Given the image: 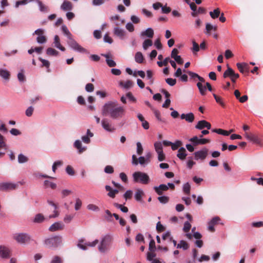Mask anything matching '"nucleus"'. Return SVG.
<instances>
[{
	"mask_svg": "<svg viewBox=\"0 0 263 263\" xmlns=\"http://www.w3.org/2000/svg\"><path fill=\"white\" fill-rule=\"evenodd\" d=\"M102 114L108 115L112 119H119L125 115V110L123 107L119 106L117 102H109L103 106Z\"/></svg>",
	"mask_w": 263,
	"mask_h": 263,
	"instance_id": "obj_1",
	"label": "nucleus"
},
{
	"mask_svg": "<svg viewBox=\"0 0 263 263\" xmlns=\"http://www.w3.org/2000/svg\"><path fill=\"white\" fill-rule=\"evenodd\" d=\"M134 180L136 182L141 183L144 184H147L149 182V177L148 175L143 172H136L133 175Z\"/></svg>",
	"mask_w": 263,
	"mask_h": 263,
	"instance_id": "obj_2",
	"label": "nucleus"
},
{
	"mask_svg": "<svg viewBox=\"0 0 263 263\" xmlns=\"http://www.w3.org/2000/svg\"><path fill=\"white\" fill-rule=\"evenodd\" d=\"M62 242V237L60 236H55L45 240V245L48 248H57Z\"/></svg>",
	"mask_w": 263,
	"mask_h": 263,
	"instance_id": "obj_3",
	"label": "nucleus"
},
{
	"mask_svg": "<svg viewBox=\"0 0 263 263\" xmlns=\"http://www.w3.org/2000/svg\"><path fill=\"white\" fill-rule=\"evenodd\" d=\"M67 44L73 50L86 54H89V51L80 45L72 37V36L68 38Z\"/></svg>",
	"mask_w": 263,
	"mask_h": 263,
	"instance_id": "obj_4",
	"label": "nucleus"
},
{
	"mask_svg": "<svg viewBox=\"0 0 263 263\" xmlns=\"http://www.w3.org/2000/svg\"><path fill=\"white\" fill-rule=\"evenodd\" d=\"M13 238L20 243H28L31 240L30 235L26 233L15 234Z\"/></svg>",
	"mask_w": 263,
	"mask_h": 263,
	"instance_id": "obj_5",
	"label": "nucleus"
},
{
	"mask_svg": "<svg viewBox=\"0 0 263 263\" xmlns=\"http://www.w3.org/2000/svg\"><path fill=\"white\" fill-rule=\"evenodd\" d=\"M224 78L230 77L232 82L234 83L236 82V80L239 77L238 73H235L234 71L228 66V69L225 71L223 74Z\"/></svg>",
	"mask_w": 263,
	"mask_h": 263,
	"instance_id": "obj_6",
	"label": "nucleus"
},
{
	"mask_svg": "<svg viewBox=\"0 0 263 263\" xmlns=\"http://www.w3.org/2000/svg\"><path fill=\"white\" fill-rule=\"evenodd\" d=\"M44 31L42 29H38L34 32V34L38 35L36 38V41L39 44L45 43L47 41L46 37L44 35Z\"/></svg>",
	"mask_w": 263,
	"mask_h": 263,
	"instance_id": "obj_7",
	"label": "nucleus"
},
{
	"mask_svg": "<svg viewBox=\"0 0 263 263\" xmlns=\"http://www.w3.org/2000/svg\"><path fill=\"white\" fill-rule=\"evenodd\" d=\"M84 239L79 240V243L78 244V246L80 248H81L84 250H85L87 249V247H95L98 243L99 241H98V240L96 239L95 240H94L93 241H92L91 242H88L85 243L84 244H83L84 243Z\"/></svg>",
	"mask_w": 263,
	"mask_h": 263,
	"instance_id": "obj_8",
	"label": "nucleus"
},
{
	"mask_svg": "<svg viewBox=\"0 0 263 263\" xmlns=\"http://www.w3.org/2000/svg\"><path fill=\"white\" fill-rule=\"evenodd\" d=\"M18 186L17 184L4 182L0 183V190L3 191H10L16 189Z\"/></svg>",
	"mask_w": 263,
	"mask_h": 263,
	"instance_id": "obj_9",
	"label": "nucleus"
},
{
	"mask_svg": "<svg viewBox=\"0 0 263 263\" xmlns=\"http://www.w3.org/2000/svg\"><path fill=\"white\" fill-rule=\"evenodd\" d=\"M10 256V249L6 246H0V257L2 258H8Z\"/></svg>",
	"mask_w": 263,
	"mask_h": 263,
	"instance_id": "obj_10",
	"label": "nucleus"
},
{
	"mask_svg": "<svg viewBox=\"0 0 263 263\" xmlns=\"http://www.w3.org/2000/svg\"><path fill=\"white\" fill-rule=\"evenodd\" d=\"M208 149L206 148H204L201 151L196 152L194 153L195 158L196 160H198L199 159L204 160L206 157L208 155Z\"/></svg>",
	"mask_w": 263,
	"mask_h": 263,
	"instance_id": "obj_11",
	"label": "nucleus"
},
{
	"mask_svg": "<svg viewBox=\"0 0 263 263\" xmlns=\"http://www.w3.org/2000/svg\"><path fill=\"white\" fill-rule=\"evenodd\" d=\"M65 226L61 222H57L53 223L49 228L50 232H54L59 230H62L64 229Z\"/></svg>",
	"mask_w": 263,
	"mask_h": 263,
	"instance_id": "obj_12",
	"label": "nucleus"
},
{
	"mask_svg": "<svg viewBox=\"0 0 263 263\" xmlns=\"http://www.w3.org/2000/svg\"><path fill=\"white\" fill-rule=\"evenodd\" d=\"M220 219L219 217L216 216L214 217L208 223V230L212 232H215L214 226L217 224Z\"/></svg>",
	"mask_w": 263,
	"mask_h": 263,
	"instance_id": "obj_13",
	"label": "nucleus"
},
{
	"mask_svg": "<svg viewBox=\"0 0 263 263\" xmlns=\"http://www.w3.org/2000/svg\"><path fill=\"white\" fill-rule=\"evenodd\" d=\"M195 128L198 129H202L204 128L210 129L211 128V125L205 120H201L197 123V125L195 126Z\"/></svg>",
	"mask_w": 263,
	"mask_h": 263,
	"instance_id": "obj_14",
	"label": "nucleus"
},
{
	"mask_svg": "<svg viewBox=\"0 0 263 263\" xmlns=\"http://www.w3.org/2000/svg\"><path fill=\"white\" fill-rule=\"evenodd\" d=\"M102 125L103 128L108 132H112L115 130L107 119H104L102 120Z\"/></svg>",
	"mask_w": 263,
	"mask_h": 263,
	"instance_id": "obj_15",
	"label": "nucleus"
},
{
	"mask_svg": "<svg viewBox=\"0 0 263 263\" xmlns=\"http://www.w3.org/2000/svg\"><path fill=\"white\" fill-rule=\"evenodd\" d=\"M7 150V145L4 137L0 134V157L5 154Z\"/></svg>",
	"mask_w": 263,
	"mask_h": 263,
	"instance_id": "obj_16",
	"label": "nucleus"
},
{
	"mask_svg": "<svg viewBox=\"0 0 263 263\" xmlns=\"http://www.w3.org/2000/svg\"><path fill=\"white\" fill-rule=\"evenodd\" d=\"M132 164L135 165H137L138 163L141 165L146 163V159L144 157L141 156L138 159L135 155L132 156Z\"/></svg>",
	"mask_w": 263,
	"mask_h": 263,
	"instance_id": "obj_17",
	"label": "nucleus"
},
{
	"mask_svg": "<svg viewBox=\"0 0 263 263\" xmlns=\"http://www.w3.org/2000/svg\"><path fill=\"white\" fill-rule=\"evenodd\" d=\"M245 136L247 139L253 142L254 143L258 145H260L261 143V140L257 136L254 135L246 133Z\"/></svg>",
	"mask_w": 263,
	"mask_h": 263,
	"instance_id": "obj_18",
	"label": "nucleus"
},
{
	"mask_svg": "<svg viewBox=\"0 0 263 263\" xmlns=\"http://www.w3.org/2000/svg\"><path fill=\"white\" fill-rule=\"evenodd\" d=\"M114 33L115 35L119 37L121 40H123L125 37V31L119 27H117L114 28Z\"/></svg>",
	"mask_w": 263,
	"mask_h": 263,
	"instance_id": "obj_19",
	"label": "nucleus"
},
{
	"mask_svg": "<svg viewBox=\"0 0 263 263\" xmlns=\"http://www.w3.org/2000/svg\"><path fill=\"white\" fill-rule=\"evenodd\" d=\"M236 66L239 71L242 73L248 72L249 70V66L246 63H238L236 64Z\"/></svg>",
	"mask_w": 263,
	"mask_h": 263,
	"instance_id": "obj_20",
	"label": "nucleus"
},
{
	"mask_svg": "<svg viewBox=\"0 0 263 263\" xmlns=\"http://www.w3.org/2000/svg\"><path fill=\"white\" fill-rule=\"evenodd\" d=\"M154 189L158 195H162L163 194V191L168 190V187L166 184H160L159 186H155Z\"/></svg>",
	"mask_w": 263,
	"mask_h": 263,
	"instance_id": "obj_21",
	"label": "nucleus"
},
{
	"mask_svg": "<svg viewBox=\"0 0 263 263\" xmlns=\"http://www.w3.org/2000/svg\"><path fill=\"white\" fill-rule=\"evenodd\" d=\"M217 26H213L210 23H206L205 26V33L209 35L211 34V31H216L217 30Z\"/></svg>",
	"mask_w": 263,
	"mask_h": 263,
	"instance_id": "obj_22",
	"label": "nucleus"
},
{
	"mask_svg": "<svg viewBox=\"0 0 263 263\" xmlns=\"http://www.w3.org/2000/svg\"><path fill=\"white\" fill-rule=\"evenodd\" d=\"M73 6L72 3L68 1H64L61 6V9L64 11H70L72 9Z\"/></svg>",
	"mask_w": 263,
	"mask_h": 263,
	"instance_id": "obj_23",
	"label": "nucleus"
},
{
	"mask_svg": "<svg viewBox=\"0 0 263 263\" xmlns=\"http://www.w3.org/2000/svg\"><path fill=\"white\" fill-rule=\"evenodd\" d=\"M93 136V134L91 133L90 129H87L86 135L83 136L82 137V141L88 144L90 142V138L92 137Z\"/></svg>",
	"mask_w": 263,
	"mask_h": 263,
	"instance_id": "obj_24",
	"label": "nucleus"
},
{
	"mask_svg": "<svg viewBox=\"0 0 263 263\" xmlns=\"http://www.w3.org/2000/svg\"><path fill=\"white\" fill-rule=\"evenodd\" d=\"M53 43L56 48L60 49L62 51L65 50V48L61 45L60 38L58 35H56L54 36Z\"/></svg>",
	"mask_w": 263,
	"mask_h": 263,
	"instance_id": "obj_25",
	"label": "nucleus"
},
{
	"mask_svg": "<svg viewBox=\"0 0 263 263\" xmlns=\"http://www.w3.org/2000/svg\"><path fill=\"white\" fill-rule=\"evenodd\" d=\"M186 152L184 147H181L178 151L177 156L181 160H183L185 159L186 156Z\"/></svg>",
	"mask_w": 263,
	"mask_h": 263,
	"instance_id": "obj_26",
	"label": "nucleus"
},
{
	"mask_svg": "<svg viewBox=\"0 0 263 263\" xmlns=\"http://www.w3.org/2000/svg\"><path fill=\"white\" fill-rule=\"evenodd\" d=\"M0 76L5 80H9L10 77V72L5 69L0 68Z\"/></svg>",
	"mask_w": 263,
	"mask_h": 263,
	"instance_id": "obj_27",
	"label": "nucleus"
},
{
	"mask_svg": "<svg viewBox=\"0 0 263 263\" xmlns=\"http://www.w3.org/2000/svg\"><path fill=\"white\" fill-rule=\"evenodd\" d=\"M35 2H36L39 6L40 10L42 12H47L49 11V8L48 6L44 5L42 1L40 0H36Z\"/></svg>",
	"mask_w": 263,
	"mask_h": 263,
	"instance_id": "obj_28",
	"label": "nucleus"
},
{
	"mask_svg": "<svg viewBox=\"0 0 263 263\" xmlns=\"http://www.w3.org/2000/svg\"><path fill=\"white\" fill-rule=\"evenodd\" d=\"M74 147L79 150L80 154L82 153L86 149V147H82L81 142L80 140H76L74 143Z\"/></svg>",
	"mask_w": 263,
	"mask_h": 263,
	"instance_id": "obj_29",
	"label": "nucleus"
},
{
	"mask_svg": "<svg viewBox=\"0 0 263 263\" xmlns=\"http://www.w3.org/2000/svg\"><path fill=\"white\" fill-rule=\"evenodd\" d=\"M154 30L151 28H147L145 31L141 32V36H145L149 38H152L154 36Z\"/></svg>",
	"mask_w": 263,
	"mask_h": 263,
	"instance_id": "obj_30",
	"label": "nucleus"
},
{
	"mask_svg": "<svg viewBox=\"0 0 263 263\" xmlns=\"http://www.w3.org/2000/svg\"><path fill=\"white\" fill-rule=\"evenodd\" d=\"M102 56L104 57L106 59V61L108 65L110 67H115L116 65V62L112 60L109 59V55L108 54H102Z\"/></svg>",
	"mask_w": 263,
	"mask_h": 263,
	"instance_id": "obj_31",
	"label": "nucleus"
},
{
	"mask_svg": "<svg viewBox=\"0 0 263 263\" xmlns=\"http://www.w3.org/2000/svg\"><path fill=\"white\" fill-rule=\"evenodd\" d=\"M213 132L217 133L220 135H224V136H229L231 132H233V130H230V131L225 130L220 128L218 129H214Z\"/></svg>",
	"mask_w": 263,
	"mask_h": 263,
	"instance_id": "obj_32",
	"label": "nucleus"
},
{
	"mask_svg": "<svg viewBox=\"0 0 263 263\" xmlns=\"http://www.w3.org/2000/svg\"><path fill=\"white\" fill-rule=\"evenodd\" d=\"M144 195V192L140 189H138L135 195V199L137 201H142V196Z\"/></svg>",
	"mask_w": 263,
	"mask_h": 263,
	"instance_id": "obj_33",
	"label": "nucleus"
},
{
	"mask_svg": "<svg viewBox=\"0 0 263 263\" xmlns=\"http://www.w3.org/2000/svg\"><path fill=\"white\" fill-rule=\"evenodd\" d=\"M177 248L178 249L182 248L184 250H186L189 249V245L185 241L181 240L180 242L178 244H177Z\"/></svg>",
	"mask_w": 263,
	"mask_h": 263,
	"instance_id": "obj_34",
	"label": "nucleus"
},
{
	"mask_svg": "<svg viewBox=\"0 0 263 263\" xmlns=\"http://www.w3.org/2000/svg\"><path fill=\"white\" fill-rule=\"evenodd\" d=\"M135 59L137 63L141 64L143 63L144 60V57L142 53L141 52H137L135 54Z\"/></svg>",
	"mask_w": 263,
	"mask_h": 263,
	"instance_id": "obj_35",
	"label": "nucleus"
},
{
	"mask_svg": "<svg viewBox=\"0 0 263 263\" xmlns=\"http://www.w3.org/2000/svg\"><path fill=\"white\" fill-rule=\"evenodd\" d=\"M46 54L49 56H58L59 54V52L55 49L49 47L46 50Z\"/></svg>",
	"mask_w": 263,
	"mask_h": 263,
	"instance_id": "obj_36",
	"label": "nucleus"
},
{
	"mask_svg": "<svg viewBox=\"0 0 263 263\" xmlns=\"http://www.w3.org/2000/svg\"><path fill=\"white\" fill-rule=\"evenodd\" d=\"M120 85L126 89H128L133 86V82L131 80H128L125 82L121 81L120 82Z\"/></svg>",
	"mask_w": 263,
	"mask_h": 263,
	"instance_id": "obj_37",
	"label": "nucleus"
},
{
	"mask_svg": "<svg viewBox=\"0 0 263 263\" xmlns=\"http://www.w3.org/2000/svg\"><path fill=\"white\" fill-rule=\"evenodd\" d=\"M220 14V11L219 8H216L215 10H214L213 11L210 12V15L211 17L215 19L219 16Z\"/></svg>",
	"mask_w": 263,
	"mask_h": 263,
	"instance_id": "obj_38",
	"label": "nucleus"
},
{
	"mask_svg": "<svg viewBox=\"0 0 263 263\" xmlns=\"http://www.w3.org/2000/svg\"><path fill=\"white\" fill-rule=\"evenodd\" d=\"M197 86L199 89L200 94L202 96L205 95L206 90V87L203 86L201 82L197 83Z\"/></svg>",
	"mask_w": 263,
	"mask_h": 263,
	"instance_id": "obj_39",
	"label": "nucleus"
},
{
	"mask_svg": "<svg viewBox=\"0 0 263 263\" xmlns=\"http://www.w3.org/2000/svg\"><path fill=\"white\" fill-rule=\"evenodd\" d=\"M44 220V217L42 214H37L33 220V222L35 223H41Z\"/></svg>",
	"mask_w": 263,
	"mask_h": 263,
	"instance_id": "obj_40",
	"label": "nucleus"
},
{
	"mask_svg": "<svg viewBox=\"0 0 263 263\" xmlns=\"http://www.w3.org/2000/svg\"><path fill=\"white\" fill-rule=\"evenodd\" d=\"M112 240V238L111 236L109 235L105 236L101 240V243L103 245L104 244L106 246H108L109 243L111 242Z\"/></svg>",
	"mask_w": 263,
	"mask_h": 263,
	"instance_id": "obj_41",
	"label": "nucleus"
},
{
	"mask_svg": "<svg viewBox=\"0 0 263 263\" xmlns=\"http://www.w3.org/2000/svg\"><path fill=\"white\" fill-rule=\"evenodd\" d=\"M152 45V41L150 39H146L143 43V48L144 50H146L149 47L151 46Z\"/></svg>",
	"mask_w": 263,
	"mask_h": 263,
	"instance_id": "obj_42",
	"label": "nucleus"
},
{
	"mask_svg": "<svg viewBox=\"0 0 263 263\" xmlns=\"http://www.w3.org/2000/svg\"><path fill=\"white\" fill-rule=\"evenodd\" d=\"M213 95V97H214L216 102L217 103L219 104L222 107H224L225 104L222 101V99L220 97L218 96L217 95H216L215 93H214Z\"/></svg>",
	"mask_w": 263,
	"mask_h": 263,
	"instance_id": "obj_43",
	"label": "nucleus"
},
{
	"mask_svg": "<svg viewBox=\"0 0 263 263\" xmlns=\"http://www.w3.org/2000/svg\"><path fill=\"white\" fill-rule=\"evenodd\" d=\"M105 190L108 192L107 195L109 197H110L111 198H115V195L114 194V190L109 185H106Z\"/></svg>",
	"mask_w": 263,
	"mask_h": 263,
	"instance_id": "obj_44",
	"label": "nucleus"
},
{
	"mask_svg": "<svg viewBox=\"0 0 263 263\" xmlns=\"http://www.w3.org/2000/svg\"><path fill=\"white\" fill-rule=\"evenodd\" d=\"M114 205L116 208L120 209L124 213H127L128 211V208L126 206L122 205V204H119L118 203H114Z\"/></svg>",
	"mask_w": 263,
	"mask_h": 263,
	"instance_id": "obj_45",
	"label": "nucleus"
},
{
	"mask_svg": "<svg viewBox=\"0 0 263 263\" xmlns=\"http://www.w3.org/2000/svg\"><path fill=\"white\" fill-rule=\"evenodd\" d=\"M147 77L149 80V84L152 85L154 83L153 72L152 70H148L146 71Z\"/></svg>",
	"mask_w": 263,
	"mask_h": 263,
	"instance_id": "obj_46",
	"label": "nucleus"
},
{
	"mask_svg": "<svg viewBox=\"0 0 263 263\" xmlns=\"http://www.w3.org/2000/svg\"><path fill=\"white\" fill-rule=\"evenodd\" d=\"M44 186L46 187H50L52 189H54L57 187V185H56L55 183H54L53 182H50V181H49L48 180H45L44 181Z\"/></svg>",
	"mask_w": 263,
	"mask_h": 263,
	"instance_id": "obj_47",
	"label": "nucleus"
},
{
	"mask_svg": "<svg viewBox=\"0 0 263 263\" xmlns=\"http://www.w3.org/2000/svg\"><path fill=\"white\" fill-rule=\"evenodd\" d=\"M63 164V162L61 160H58V161L54 162V163L52 165V171L55 173L56 171V170L57 168V167L62 165Z\"/></svg>",
	"mask_w": 263,
	"mask_h": 263,
	"instance_id": "obj_48",
	"label": "nucleus"
},
{
	"mask_svg": "<svg viewBox=\"0 0 263 263\" xmlns=\"http://www.w3.org/2000/svg\"><path fill=\"white\" fill-rule=\"evenodd\" d=\"M62 30L63 32L67 36V38H69L72 36L71 33L70 32L67 27L65 25H63L62 26Z\"/></svg>",
	"mask_w": 263,
	"mask_h": 263,
	"instance_id": "obj_49",
	"label": "nucleus"
},
{
	"mask_svg": "<svg viewBox=\"0 0 263 263\" xmlns=\"http://www.w3.org/2000/svg\"><path fill=\"white\" fill-rule=\"evenodd\" d=\"M137 145V153L139 155H141L143 152V147L140 142H138Z\"/></svg>",
	"mask_w": 263,
	"mask_h": 263,
	"instance_id": "obj_50",
	"label": "nucleus"
},
{
	"mask_svg": "<svg viewBox=\"0 0 263 263\" xmlns=\"http://www.w3.org/2000/svg\"><path fill=\"white\" fill-rule=\"evenodd\" d=\"M28 160V158L23 154H20L18 156V161L20 163L26 162Z\"/></svg>",
	"mask_w": 263,
	"mask_h": 263,
	"instance_id": "obj_51",
	"label": "nucleus"
},
{
	"mask_svg": "<svg viewBox=\"0 0 263 263\" xmlns=\"http://www.w3.org/2000/svg\"><path fill=\"white\" fill-rule=\"evenodd\" d=\"M191 186L189 183H186L183 185V190L185 194L189 195L190 193Z\"/></svg>",
	"mask_w": 263,
	"mask_h": 263,
	"instance_id": "obj_52",
	"label": "nucleus"
},
{
	"mask_svg": "<svg viewBox=\"0 0 263 263\" xmlns=\"http://www.w3.org/2000/svg\"><path fill=\"white\" fill-rule=\"evenodd\" d=\"M158 200L160 201V203L165 204L168 202L169 197L167 196H159L158 198Z\"/></svg>",
	"mask_w": 263,
	"mask_h": 263,
	"instance_id": "obj_53",
	"label": "nucleus"
},
{
	"mask_svg": "<svg viewBox=\"0 0 263 263\" xmlns=\"http://www.w3.org/2000/svg\"><path fill=\"white\" fill-rule=\"evenodd\" d=\"M155 148L157 153L163 151L162 144L160 142H157L154 144Z\"/></svg>",
	"mask_w": 263,
	"mask_h": 263,
	"instance_id": "obj_54",
	"label": "nucleus"
},
{
	"mask_svg": "<svg viewBox=\"0 0 263 263\" xmlns=\"http://www.w3.org/2000/svg\"><path fill=\"white\" fill-rule=\"evenodd\" d=\"M195 117L193 113L190 112L186 114V117H185V120L189 122H192L194 120Z\"/></svg>",
	"mask_w": 263,
	"mask_h": 263,
	"instance_id": "obj_55",
	"label": "nucleus"
},
{
	"mask_svg": "<svg viewBox=\"0 0 263 263\" xmlns=\"http://www.w3.org/2000/svg\"><path fill=\"white\" fill-rule=\"evenodd\" d=\"M17 78L20 82H24L26 80L23 70H21V71L17 74Z\"/></svg>",
	"mask_w": 263,
	"mask_h": 263,
	"instance_id": "obj_56",
	"label": "nucleus"
},
{
	"mask_svg": "<svg viewBox=\"0 0 263 263\" xmlns=\"http://www.w3.org/2000/svg\"><path fill=\"white\" fill-rule=\"evenodd\" d=\"M181 145H182L181 141H176L175 143H172V144H171L172 149L173 151L176 150Z\"/></svg>",
	"mask_w": 263,
	"mask_h": 263,
	"instance_id": "obj_57",
	"label": "nucleus"
},
{
	"mask_svg": "<svg viewBox=\"0 0 263 263\" xmlns=\"http://www.w3.org/2000/svg\"><path fill=\"white\" fill-rule=\"evenodd\" d=\"M165 227L161 223L160 221L158 222L156 225V230L158 232H162L165 230Z\"/></svg>",
	"mask_w": 263,
	"mask_h": 263,
	"instance_id": "obj_58",
	"label": "nucleus"
},
{
	"mask_svg": "<svg viewBox=\"0 0 263 263\" xmlns=\"http://www.w3.org/2000/svg\"><path fill=\"white\" fill-rule=\"evenodd\" d=\"M152 110L153 111L155 117H156V118L157 119V120L160 121L162 122L163 120H162V119L161 118V114H160V111L157 109H154V108H152Z\"/></svg>",
	"mask_w": 263,
	"mask_h": 263,
	"instance_id": "obj_59",
	"label": "nucleus"
},
{
	"mask_svg": "<svg viewBox=\"0 0 263 263\" xmlns=\"http://www.w3.org/2000/svg\"><path fill=\"white\" fill-rule=\"evenodd\" d=\"M185 72H186L189 76L190 77L191 79H192L193 80H195L196 79H197V77H198V74L194 73L191 71H183Z\"/></svg>",
	"mask_w": 263,
	"mask_h": 263,
	"instance_id": "obj_60",
	"label": "nucleus"
},
{
	"mask_svg": "<svg viewBox=\"0 0 263 263\" xmlns=\"http://www.w3.org/2000/svg\"><path fill=\"white\" fill-rule=\"evenodd\" d=\"M39 60L42 62V66H44L47 68H48L50 66V62L45 59H43L41 58H39Z\"/></svg>",
	"mask_w": 263,
	"mask_h": 263,
	"instance_id": "obj_61",
	"label": "nucleus"
},
{
	"mask_svg": "<svg viewBox=\"0 0 263 263\" xmlns=\"http://www.w3.org/2000/svg\"><path fill=\"white\" fill-rule=\"evenodd\" d=\"M166 82L170 86H174L176 83V80L172 78H167L165 79Z\"/></svg>",
	"mask_w": 263,
	"mask_h": 263,
	"instance_id": "obj_62",
	"label": "nucleus"
},
{
	"mask_svg": "<svg viewBox=\"0 0 263 263\" xmlns=\"http://www.w3.org/2000/svg\"><path fill=\"white\" fill-rule=\"evenodd\" d=\"M191 228V224L188 221H186L184 222V227H183V231L184 232H188L190 230Z\"/></svg>",
	"mask_w": 263,
	"mask_h": 263,
	"instance_id": "obj_63",
	"label": "nucleus"
},
{
	"mask_svg": "<svg viewBox=\"0 0 263 263\" xmlns=\"http://www.w3.org/2000/svg\"><path fill=\"white\" fill-rule=\"evenodd\" d=\"M85 90L87 92H92L94 90V86L91 83H88L85 86Z\"/></svg>",
	"mask_w": 263,
	"mask_h": 263,
	"instance_id": "obj_64",
	"label": "nucleus"
}]
</instances>
